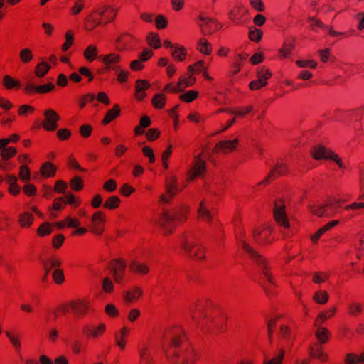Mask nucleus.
<instances>
[{"mask_svg": "<svg viewBox=\"0 0 364 364\" xmlns=\"http://www.w3.org/2000/svg\"><path fill=\"white\" fill-rule=\"evenodd\" d=\"M197 50L201 53L208 55L212 52V46L205 38H202L198 41Z\"/></svg>", "mask_w": 364, "mask_h": 364, "instance_id": "obj_44", "label": "nucleus"}, {"mask_svg": "<svg viewBox=\"0 0 364 364\" xmlns=\"http://www.w3.org/2000/svg\"><path fill=\"white\" fill-rule=\"evenodd\" d=\"M51 67L50 65L45 62L42 61L36 65L34 69V74L38 78H42L49 72Z\"/></svg>", "mask_w": 364, "mask_h": 364, "instance_id": "obj_41", "label": "nucleus"}, {"mask_svg": "<svg viewBox=\"0 0 364 364\" xmlns=\"http://www.w3.org/2000/svg\"><path fill=\"white\" fill-rule=\"evenodd\" d=\"M310 154L315 160H331L336 162L340 168H345L339 156L323 145L319 144L311 146Z\"/></svg>", "mask_w": 364, "mask_h": 364, "instance_id": "obj_6", "label": "nucleus"}, {"mask_svg": "<svg viewBox=\"0 0 364 364\" xmlns=\"http://www.w3.org/2000/svg\"><path fill=\"white\" fill-rule=\"evenodd\" d=\"M166 192L160 196V201L164 203H169L171 199L178 192L177 178L171 176L166 180Z\"/></svg>", "mask_w": 364, "mask_h": 364, "instance_id": "obj_15", "label": "nucleus"}, {"mask_svg": "<svg viewBox=\"0 0 364 364\" xmlns=\"http://www.w3.org/2000/svg\"><path fill=\"white\" fill-rule=\"evenodd\" d=\"M57 167L50 161L44 162L41 164L39 173L45 178L54 177L56 175Z\"/></svg>", "mask_w": 364, "mask_h": 364, "instance_id": "obj_28", "label": "nucleus"}, {"mask_svg": "<svg viewBox=\"0 0 364 364\" xmlns=\"http://www.w3.org/2000/svg\"><path fill=\"white\" fill-rule=\"evenodd\" d=\"M120 203L121 200L117 196H112L107 198L103 204V207L108 210H115L119 208Z\"/></svg>", "mask_w": 364, "mask_h": 364, "instance_id": "obj_45", "label": "nucleus"}, {"mask_svg": "<svg viewBox=\"0 0 364 364\" xmlns=\"http://www.w3.org/2000/svg\"><path fill=\"white\" fill-rule=\"evenodd\" d=\"M139 40L128 32L120 33L114 41L115 49L119 52L133 51L139 46Z\"/></svg>", "mask_w": 364, "mask_h": 364, "instance_id": "obj_8", "label": "nucleus"}, {"mask_svg": "<svg viewBox=\"0 0 364 364\" xmlns=\"http://www.w3.org/2000/svg\"><path fill=\"white\" fill-rule=\"evenodd\" d=\"M272 76V72L269 69L264 66L259 67L257 69V77L260 79L263 82H267V80Z\"/></svg>", "mask_w": 364, "mask_h": 364, "instance_id": "obj_52", "label": "nucleus"}, {"mask_svg": "<svg viewBox=\"0 0 364 364\" xmlns=\"http://www.w3.org/2000/svg\"><path fill=\"white\" fill-rule=\"evenodd\" d=\"M238 144L237 138L232 140H221L215 144L213 151L215 154H229L236 150Z\"/></svg>", "mask_w": 364, "mask_h": 364, "instance_id": "obj_17", "label": "nucleus"}, {"mask_svg": "<svg viewBox=\"0 0 364 364\" xmlns=\"http://www.w3.org/2000/svg\"><path fill=\"white\" fill-rule=\"evenodd\" d=\"M53 231V225L49 222H43L36 230V233L40 237L50 235Z\"/></svg>", "mask_w": 364, "mask_h": 364, "instance_id": "obj_39", "label": "nucleus"}, {"mask_svg": "<svg viewBox=\"0 0 364 364\" xmlns=\"http://www.w3.org/2000/svg\"><path fill=\"white\" fill-rule=\"evenodd\" d=\"M55 88V85L49 82L44 85H35L32 83H27L23 88L26 95H30L33 94H46L50 92Z\"/></svg>", "mask_w": 364, "mask_h": 364, "instance_id": "obj_18", "label": "nucleus"}, {"mask_svg": "<svg viewBox=\"0 0 364 364\" xmlns=\"http://www.w3.org/2000/svg\"><path fill=\"white\" fill-rule=\"evenodd\" d=\"M309 355L311 358L322 362H326L328 360V355L323 350V347L318 343H315L309 347Z\"/></svg>", "mask_w": 364, "mask_h": 364, "instance_id": "obj_24", "label": "nucleus"}, {"mask_svg": "<svg viewBox=\"0 0 364 364\" xmlns=\"http://www.w3.org/2000/svg\"><path fill=\"white\" fill-rule=\"evenodd\" d=\"M146 41L149 46L154 49L161 47V39L157 33H149L146 37Z\"/></svg>", "mask_w": 364, "mask_h": 364, "instance_id": "obj_48", "label": "nucleus"}, {"mask_svg": "<svg viewBox=\"0 0 364 364\" xmlns=\"http://www.w3.org/2000/svg\"><path fill=\"white\" fill-rule=\"evenodd\" d=\"M44 119L41 126L47 132H54L58 128V122L60 119L59 114L53 109H46L43 112Z\"/></svg>", "mask_w": 364, "mask_h": 364, "instance_id": "obj_13", "label": "nucleus"}, {"mask_svg": "<svg viewBox=\"0 0 364 364\" xmlns=\"http://www.w3.org/2000/svg\"><path fill=\"white\" fill-rule=\"evenodd\" d=\"M138 351L139 355V364H154L150 355L149 346L146 343H144L139 345Z\"/></svg>", "mask_w": 364, "mask_h": 364, "instance_id": "obj_27", "label": "nucleus"}, {"mask_svg": "<svg viewBox=\"0 0 364 364\" xmlns=\"http://www.w3.org/2000/svg\"><path fill=\"white\" fill-rule=\"evenodd\" d=\"M247 11L242 7H235L229 13V18L237 25H241L245 23L242 18L246 14Z\"/></svg>", "mask_w": 364, "mask_h": 364, "instance_id": "obj_29", "label": "nucleus"}, {"mask_svg": "<svg viewBox=\"0 0 364 364\" xmlns=\"http://www.w3.org/2000/svg\"><path fill=\"white\" fill-rule=\"evenodd\" d=\"M284 355L285 351L283 349H281L275 357H273L269 360H264L263 364H282Z\"/></svg>", "mask_w": 364, "mask_h": 364, "instance_id": "obj_64", "label": "nucleus"}, {"mask_svg": "<svg viewBox=\"0 0 364 364\" xmlns=\"http://www.w3.org/2000/svg\"><path fill=\"white\" fill-rule=\"evenodd\" d=\"M70 187L74 191H80L84 188V182L81 177L74 176L70 181Z\"/></svg>", "mask_w": 364, "mask_h": 364, "instance_id": "obj_56", "label": "nucleus"}, {"mask_svg": "<svg viewBox=\"0 0 364 364\" xmlns=\"http://www.w3.org/2000/svg\"><path fill=\"white\" fill-rule=\"evenodd\" d=\"M181 248L186 256L194 260H203L205 258V249L190 241L184 235L181 236Z\"/></svg>", "mask_w": 364, "mask_h": 364, "instance_id": "obj_7", "label": "nucleus"}, {"mask_svg": "<svg viewBox=\"0 0 364 364\" xmlns=\"http://www.w3.org/2000/svg\"><path fill=\"white\" fill-rule=\"evenodd\" d=\"M98 26H102V23L98 11L95 10L85 18L84 28L88 32H92Z\"/></svg>", "mask_w": 364, "mask_h": 364, "instance_id": "obj_21", "label": "nucleus"}, {"mask_svg": "<svg viewBox=\"0 0 364 364\" xmlns=\"http://www.w3.org/2000/svg\"><path fill=\"white\" fill-rule=\"evenodd\" d=\"M171 54L175 60L183 62L187 57L188 51L184 46L176 43V46L171 50Z\"/></svg>", "mask_w": 364, "mask_h": 364, "instance_id": "obj_32", "label": "nucleus"}, {"mask_svg": "<svg viewBox=\"0 0 364 364\" xmlns=\"http://www.w3.org/2000/svg\"><path fill=\"white\" fill-rule=\"evenodd\" d=\"M19 178L23 182L29 181L31 179V171L26 164H22L19 168Z\"/></svg>", "mask_w": 364, "mask_h": 364, "instance_id": "obj_61", "label": "nucleus"}, {"mask_svg": "<svg viewBox=\"0 0 364 364\" xmlns=\"http://www.w3.org/2000/svg\"><path fill=\"white\" fill-rule=\"evenodd\" d=\"M244 237L245 232L242 230H239V232L236 233L237 242L242 246V248L249 255L252 261L259 267L263 279H264L262 287L266 291L267 295L270 296L272 295V290L276 287V282L272 274L268 261L263 255H260L250 247L244 240Z\"/></svg>", "mask_w": 364, "mask_h": 364, "instance_id": "obj_4", "label": "nucleus"}, {"mask_svg": "<svg viewBox=\"0 0 364 364\" xmlns=\"http://www.w3.org/2000/svg\"><path fill=\"white\" fill-rule=\"evenodd\" d=\"M127 264L124 259L115 258L110 260L107 269L117 284H122L126 274Z\"/></svg>", "mask_w": 364, "mask_h": 364, "instance_id": "obj_9", "label": "nucleus"}, {"mask_svg": "<svg viewBox=\"0 0 364 364\" xmlns=\"http://www.w3.org/2000/svg\"><path fill=\"white\" fill-rule=\"evenodd\" d=\"M95 100V95L93 93H87L80 97L78 100V105L80 109L85 108L87 103L92 102Z\"/></svg>", "mask_w": 364, "mask_h": 364, "instance_id": "obj_57", "label": "nucleus"}, {"mask_svg": "<svg viewBox=\"0 0 364 364\" xmlns=\"http://www.w3.org/2000/svg\"><path fill=\"white\" fill-rule=\"evenodd\" d=\"M90 303L87 299H75L67 304L58 307L54 312L55 316L58 317L67 313H73L77 316H85L90 310Z\"/></svg>", "mask_w": 364, "mask_h": 364, "instance_id": "obj_5", "label": "nucleus"}, {"mask_svg": "<svg viewBox=\"0 0 364 364\" xmlns=\"http://www.w3.org/2000/svg\"><path fill=\"white\" fill-rule=\"evenodd\" d=\"M198 96V92L196 90H191L186 92L179 95L181 101L186 103H190L194 101Z\"/></svg>", "mask_w": 364, "mask_h": 364, "instance_id": "obj_53", "label": "nucleus"}, {"mask_svg": "<svg viewBox=\"0 0 364 364\" xmlns=\"http://www.w3.org/2000/svg\"><path fill=\"white\" fill-rule=\"evenodd\" d=\"M274 218L276 223L284 229L290 226L287 213L284 202L282 199H277L274 201L273 208Z\"/></svg>", "mask_w": 364, "mask_h": 364, "instance_id": "obj_10", "label": "nucleus"}, {"mask_svg": "<svg viewBox=\"0 0 364 364\" xmlns=\"http://www.w3.org/2000/svg\"><path fill=\"white\" fill-rule=\"evenodd\" d=\"M100 61L107 65V68H110L112 70L118 71L120 66L118 64L122 61V56L116 53H110L106 55H102L99 57Z\"/></svg>", "mask_w": 364, "mask_h": 364, "instance_id": "obj_19", "label": "nucleus"}, {"mask_svg": "<svg viewBox=\"0 0 364 364\" xmlns=\"http://www.w3.org/2000/svg\"><path fill=\"white\" fill-rule=\"evenodd\" d=\"M35 217L33 213L29 211H23L18 214L17 223L21 228H30L33 224Z\"/></svg>", "mask_w": 364, "mask_h": 364, "instance_id": "obj_23", "label": "nucleus"}, {"mask_svg": "<svg viewBox=\"0 0 364 364\" xmlns=\"http://www.w3.org/2000/svg\"><path fill=\"white\" fill-rule=\"evenodd\" d=\"M336 311L337 308L336 306H333L326 311H322L317 316L314 322V325L316 326H322V324H323L326 321L333 316Z\"/></svg>", "mask_w": 364, "mask_h": 364, "instance_id": "obj_33", "label": "nucleus"}, {"mask_svg": "<svg viewBox=\"0 0 364 364\" xmlns=\"http://www.w3.org/2000/svg\"><path fill=\"white\" fill-rule=\"evenodd\" d=\"M363 309L362 304L354 302L348 305L347 313L351 316L357 317L362 313Z\"/></svg>", "mask_w": 364, "mask_h": 364, "instance_id": "obj_50", "label": "nucleus"}, {"mask_svg": "<svg viewBox=\"0 0 364 364\" xmlns=\"http://www.w3.org/2000/svg\"><path fill=\"white\" fill-rule=\"evenodd\" d=\"M288 173V166L284 163H277L275 166L272 168L266 178L258 183V186L264 185L267 186L272 181L276 180L280 176H284Z\"/></svg>", "mask_w": 364, "mask_h": 364, "instance_id": "obj_14", "label": "nucleus"}, {"mask_svg": "<svg viewBox=\"0 0 364 364\" xmlns=\"http://www.w3.org/2000/svg\"><path fill=\"white\" fill-rule=\"evenodd\" d=\"M329 299V294L326 290H318L313 295V300L319 304H325Z\"/></svg>", "mask_w": 364, "mask_h": 364, "instance_id": "obj_46", "label": "nucleus"}, {"mask_svg": "<svg viewBox=\"0 0 364 364\" xmlns=\"http://www.w3.org/2000/svg\"><path fill=\"white\" fill-rule=\"evenodd\" d=\"M106 328L104 323H100L97 326L90 323H85L82 327V333L87 339L97 340L105 334Z\"/></svg>", "mask_w": 364, "mask_h": 364, "instance_id": "obj_11", "label": "nucleus"}, {"mask_svg": "<svg viewBox=\"0 0 364 364\" xmlns=\"http://www.w3.org/2000/svg\"><path fill=\"white\" fill-rule=\"evenodd\" d=\"M252 106L247 105L245 107H239L235 109H230V113L236 117H245L252 111Z\"/></svg>", "mask_w": 364, "mask_h": 364, "instance_id": "obj_51", "label": "nucleus"}, {"mask_svg": "<svg viewBox=\"0 0 364 364\" xmlns=\"http://www.w3.org/2000/svg\"><path fill=\"white\" fill-rule=\"evenodd\" d=\"M121 114V107L119 104H115L112 109H109L105 114L102 121V125H107L116 119Z\"/></svg>", "mask_w": 364, "mask_h": 364, "instance_id": "obj_31", "label": "nucleus"}, {"mask_svg": "<svg viewBox=\"0 0 364 364\" xmlns=\"http://www.w3.org/2000/svg\"><path fill=\"white\" fill-rule=\"evenodd\" d=\"M189 213V207L181 204L171 209L163 210L155 219L156 226L164 236L169 235L176 228L184 223Z\"/></svg>", "mask_w": 364, "mask_h": 364, "instance_id": "obj_3", "label": "nucleus"}, {"mask_svg": "<svg viewBox=\"0 0 364 364\" xmlns=\"http://www.w3.org/2000/svg\"><path fill=\"white\" fill-rule=\"evenodd\" d=\"M74 43V33L71 30H69L65 33V41L62 45L61 50L66 52Z\"/></svg>", "mask_w": 364, "mask_h": 364, "instance_id": "obj_59", "label": "nucleus"}, {"mask_svg": "<svg viewBox=\"0 0 364 364\" xmlns=\"http://www.w3.org/2000/svg\"><path fill=\"white\" fill-rule=\"evenodd\" d=\"M97 11H98L99 16L102 19V26H105L115 20L118 13V9H115L114 6L109 5L97 10Z\"/></svg>", "mask_w": 364, "mask_h": 364, "instance_id": "obj_20", "label": "nucleus"}, {"mask_svg": "<svg viewBox=\"0 0 364 364\" xmlns=\"http://www.w3.org/2000/svg\"><path fill=\"white\" fill-rule=\"evenodd\" d=\"M143 294L142 289L139 287H134L125 292L124 299L126 302H132L141 297Z\"/></svg>", "mask_w": 364, "mask_h": 364, "instance_id": "obj_37", "label": "nucleus"}, {"mask_svg": "<svg viewBox=\"0 0 364 364\" xmlns=\"http://www.w3.org/2000/svg\"><path fill=\"white\" fill-rule=\"evenodd\" d=\"M12 218L2 214L0 215V230L9 231L12 225Z\"/></svg>", "mask_w": 364, "mask_h": 364, "instance_id": "obj_58", "label": "nucleus"}, {"mask_svg": "<svg viewBox=\"0 0 364 364\" xmlns=\"http://www.w3.org/2000/svg\"><path fill=\"white\" fill-rule=\"evenodd\" d=\"M166 100L164 94L156 93L152 97L151 105L156 109H162L166 105Z\"/></svg>", "mask_w": 364, "mask_h": 364, "instance_id": "obj_42", "label": "nucleus"}, {"mask_svg": "<svg viewBox=\"0 0 364 364\" xmlns=\"http://www.w3.org/2000/svg\"><path fill=\"white\" fill-rule=\"evenodd\" d=\"M16 167V164L12 160H3L0 159V170L4 172L13 171Z\"/></svg>", "mask_w": 364, "mask_h": 364, "instance_id": "obj_63", "label": "nucleus"}, {"mask_svg": "<svg viewBox=\"0 0 364 364\" xmlns=\"http://www.w3.org/2000/svg\"><path fill=\"white\" fill-rule=\"evenodd\" d=\"M263 32L261 29L257 28H250L248 33V36L250 41L255 42H259L262 38Z\"/></svg>", "mask_w": 364, "mask_h": 364, "instance_id": "obj_60", "label": "nucleus"}, {"mask_svg": "<svg viewBox=\"0 0 364 364\" xmlns=\"http://www.w3.org/2000/svg\"><path fill=\"white\" fill-rule=\"evenodd\" d=\"M129 269L131 272L139 276H144L149 273L150 268L146 262L133 259L129 262Z\"/></svg>", "mask_w": 364, "mask_h": 364, "instance_id": "obj_22", "label": "nucleus"}, {"mask_svg": "<svg viewBox=\"0 0 364 364\" xmlns=\"http://www.w3.org/2000/svg\"><path fill=\"white\" fill-rule=\"evenodd\" d=\"M19 58L23 64H28L33 59L32 50L28 48L21 49L19 52Z\"/></svg>", "mask_w": 364, "mask_h": 364, "instance_id": "obj_47", "label": "nucleus"}, {"mask_svg": "<svg viewBox=\"0 0 364 364\" xmlns=\"http://www.w3.org/2000/svg\"><path fill=\"white\" fill-rule=\"evenodd\" d=\"M272 229L267 226H260L252 231L255 241L259 245H267L272 241Z\"/></svg>", "mask_w": 364, "mask_h": 364, "instance_id": "obj_16", "label": "nucleus"}, {"mask_svg": "<svg viewBox=\"0 0 364 364\" xmlns=\"http://www.w3.org/2000/svg\"><path fill=\"white\" fill-rule=\"evenodd\" d=\"M17 154V149L14 146H4L1 151V159L3 160H11Z\"/></svg>", "mask_w": 364, "mask_h": 364, "instance_id": "obj_49", "label": "nucleus"}, {"mask_svg": "<svg viewBox=\"0 0 364 364\" xmlns=\"http://www.w3.org/2000/svg\"><path fill=\"white\" fill-rule=\"evenodd\" d=\"M249 55L246 53H238L235 56V62L232 65V73L233 75H235L240 71L244 62L247 59Z\"/></svg>", "mask_w": 364, "mask_h": 364, "instance_id": "obj_35", "label": "nucleus"}, {"mask_svg": "<svg viewBox=\"0 0 364 364\" xmlns=\"http://www.w3.org/2000/svg\"><path fill=\"white\" fill-rule=\"evenodd\" d=\"M97 53V46L92 44L85 49L83 56L88 62H93L96 59Z\"/></svg>", "mask_w": 364, "mask_h": 364, "instance_id": "obj_43", "label": "nucleus"}, {"mask_svg": "<svg viewBox=\"0 0 364 364\" xmlns=\"http://www.w3.org/2000/svg\"><path fill=\"white\" fill-rule=\"evenodd\" d=\"M204 65L203 60H198L194 64L188 65L187 68L188 74L200 73L203 70Z\"/></svg>", "mask_w": 364, "mask_h": 364, "instance_id": "obj_62", "label": "nucleus"}, {"mask_svg": "<svg viewBox=\"0 0 364 364\" xmlns=\"http://www.w3.org/2000/svg\"><path fill=\"white\" fill-rule=\"evenodd\" d=\"M317 329L315 332V336L318 341V343L319 344H325L326 343L331 336V332L330 331L326 328L320 326H316Z\"/></svg>", "mask_w": 364, "mask_h": 364, "instance_id": "obj_34", "label": "nucleus"}, {"mask_svg": "<svg viewBox=\"0 0 364 364\" xmlns=\"http://www.w3.org/2000/svg\"><path fill=\"white\" fill-rule=\"evenodd\" d=\"M295 39L290 38L286 39L281 48L279 49V57L281 59L287 58L290 56L295 47Z\"/></svg>", "mask_w": 364, "mask_h": 364, "instance_id": "obj_26", "label": "nucleus"}, {"mask_svg": "<svg viewBox=\"0 0 364 364\" xmlns=\"http://www.w3.org/2000/svg\"><path fill=\"white\" fill-rule=\"evenodd\" d=\"M207 171L206 162L202 159V154L195 156L193 164L188 171V179L192 181L197 178L203 177Z\"/></svg>", "mask_w": 364, "mask_h": 364, "instance_id": "obj_12", "label": "nucleus"}, {"mask_svg": "<svg viewBox=\"0 0 364 364\" xmlns=\"http://www.w3.org/2000/svg\"><path fill=\"white\" fill-rule=\"evenodd\" d=\"M193 320L202 330L218 333L226 328L227 316L208 299H198L191 311Z\"/></svg>", "mask_w": 364, "mask_h": 364, "instance_id": "obj_2", "label": "nucleus"}, {"mask_svg": "<svg viewBox=\"0 0 364 364\" xmlns=\"http://www.w3.org/2000/svg\"><path fill=\"white\" fill-rule=\"evenodd\" d=\"M162 343L166 357L173 364H195L200 359L199 353L180 326L166 328Z\"/></svg>", "mask_w": 364, "mask_h": 364, "instance_id": "obj_1", "label": "nucleus"}, {"mask_svg": "<svg viewBox=\"0 0 364 364\" xmlns=\"http://www.w3.org/2000/svg\"><path fill=\"white\" fill-rule=\"evenodd\" d=\"M333 203L328 202L323 205H313L311 207V212L313 214L321 217L328 214V209L333 207Z\"/></svg>", "mask_w": 364, "mask_h": 364, "instance_id": "obj_40", "label": "nucleus"}, {"mask_svg": "<svg viewBox=\"0 0 364 364\" xmlns=\"http://www.w3.org/2000/svg\"><path fill=\"white\" fill-rule=\"evenodd\" d=\"M85 0H75L74 4L70 9V14L72 16H77L85 9Z\"/></svg>", "mask_w": 364, "mask_h": 364, "instance_id": "obj_54", "label": "nucleus"}, {"mask_svg": "<svg viewBox=\"0 0 364 364\" xmlns=\"http://www.w3.org/2000/svg\"><path fill=\"white\" fill-rule=\"evenodd\" d=\"M62 264V260L57 256H53L43 262L45 272H50L53 268L57 269Z\"/></svg>", "mask_w": 364, "mask_h": 364, "instance_id": "obj_38", "label": "nucleus"}, {"mask_svg": "<svg viewBox=\"0 0 364 364\" xmlns=\"http://www.w3.org/2000/svg\"><path fill=\"white\" fill-rule=\"evenodd\" d=\"M198 218L200 221L210 223L213 220V215L210 212L207 202L203 200L198 208Z\"/></svg>", "mask_w": 364, "mask_h": 364, "instance_id": "obj_25", "label": "nucleus"}, {"mask_svg": "<svg viewBox=\"0 0 364 364\" xmlns=\"http://www.w3.org/2000/svg\"><path fill=\"white\" fill-rule=\"evenodd\" d=\"M129 328L124 326L114 334L115 343L120 348L122 351L125 349L127 344L125 338L129 335Z\"/></svg>", "mask_w": 364, "mask_h": 364, "instance_id": "obj_30", "label": "nucleus"}, {"mask_svg": "<svg viewBox=\"0 0 364 364\" xmlns=\"http://www.w3.org/2000/svg\"><path fill=\"white\" fill-rule=\"evenodd\" d=\"M2 84L7 90H19L22 85L20 80H16L9 75L3 77Z\"/></svg>", "mask_w": 364, "mask_h": 364, "instance_id": "obj_36", "label": "nucleus"}, {"mask_svg": "<svg viewBox=\"0 0 364 364\" xmlns=\"http://www.w3.org/2000/svg\"><path fill=\"white\" fill-rule=\"evenodd\" d=\"M329 277L330 274L327 272H316L313 274L312 281L315 284H321L326 282Z\"/></svg>", "mask_w": 364, "mask_h": 364, "instance_id": "obj_55", "label": "nucleus"}]
</instances>
